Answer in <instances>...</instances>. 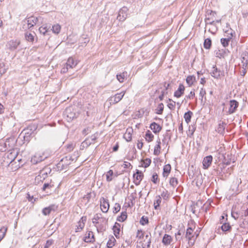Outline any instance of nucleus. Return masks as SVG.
Masks as SVG:
<instances>
[{"label": "nucleus", "instance_id": "nucleus-39", "mask_svg": "<svg viewBox=\"0 0 248 248\" xmlns=\"http://www.w3.org/2000/svg\"><path fill=\"white\" fill-rule=\"evenodd\" d=\"M113 175V171L112 170H109L106 173V179L108 182H110L112 180V176Z\"/></svg>", "mask_w": 248, "mask_h": 248}, {"label": "nucleus", "instance_id": "nucleus-64", "mask_svg": "<svg viewBox=\"0 0 248 248\" xmlns=\"http://www.w3.org/2000/svg\"><path fill=\"white\" fill-rule=\"evenodd\" d=\"M52 241L51 240H47L46 242L45 248H49V247L52 245Z\"/></svg>", "mask_w": 248, "mask_h": 248}, {"label": "nucleus", "instance_id": "nucleus-5", "mask_svg": "<svg viewBox=\"0 0 248 248\" xmlns=\"http://www.w3.org/2000/svg\"><path fill=\"white\" fill-rule=\"evenodd\" d=\"M20 44V42L18 40H11L7 43L6 46L10 51H14L17 48Z\"/></svg>", "mask_w": 248, "mask_h": 248}, {"label": "nucleus", "instance_id": "nucleus-34", "mask_svg": "<svg viewBox=\"0 0 248 248\" xmlns=\"http://www.w3.org/2000/svg\"><path fill=\"white\" fill-rule=\"evenodd\" d=\"M127 218V213L126 212H123L121 215L117 217V220L119 222H123Z\"/></svg>", "mask_w": 248, "mask_h": 248}, {"label": "nucleus", "instance_id": "nucleus-30", "mask_svg": "<svg viewBox=\"0 0 248 248\" xmlns=\"http://www.w3.org/2000/svg\"><path fill=\"white\" fill-rule=\"evenodd\" d=\"M221 224H222V226H221V228L223 232L229 231L231 230V226H230L229 223H227L224 222L223 221H222L221 222Z\"/></svg>", "mask_w": 248, "mask_h": 248}, {"label": "nucleus", "instance_id": "nucleus-6", "mask_svg": "<svg viewBox=\"0 0 248 248\" xmlns=\"http://www.w3.org/2000/svg\"><path fill=\"white\" fill-rule=\"evenodd\" d=\"M212 77L215 78L219 79L221 76H224V71L218 69L216 65H214L212 67V70L210 73Z\"/></svg>", "mask_w": 248, "mask_h": 248}, {"label": "nucleus", "instance_id": "nucleus-24", "mask_svg": "<svg viewBox=\"0 0 248 248\" xmlns=\"http://www.w3.org/2000/svg\"><path fill=\"white\" fill-rule=\"evenodd\" d=\"M50 26L48 27L46 25H44L39 28V31L41 33L45 35L50 31Z\"/></svg>", "mask_w": 248, "mask_h": 248}, {"label": "nucleus", "instance_id": "nucleus-50", "mask_svg": "<svg viewBox=\"0 0 248 248\" xmlns=\"http://www.w3.org/2000/svg\"><path fill=\"white\" fill-rule=\"evenodd\" d=\"M140 223L142 225L147 224L148 223V219L147 217H144L143 216L140 220Z\"/></svg>", "mask_w": 248, "mask_h": 248}, {"label": "nucleus", "instance_id": "nucleus-17", "mask_svg": "<svg viewBox=\"0 0 248 248\" xmlns=\"http://www.w3.org/2000/svg\"><path fill=\"white\" fill-rule=\"evenodd\" d=\"M120 225L119 223H115L113 227V231L114 235L117 238H119V235L121 232Z\"/></svg>", "mask_w": 248, "mask_h": 248}, {"label": "nucleus", "instance_id": "nucleus-23", "mask_svg": "<svg viewBox=\"0 0 248 248\" xmlns=\"http://www.w3.org/2000/svg\"><path fill=\"white\" fill-rule=\"evenodd\" d=\"M215 52L216 56L221 59L224 57L226 51L225 49H218L217 50H215Z\"/></svg>", "mask_w": 248, "mask_h": 248}, {"label": "nucleus", "instance_id": "nucleus-13", "mask_svg": "<svg viewBox=\"0 0 248 248\" xmlns=\"http://www.w3.org/2000/svg\"><path fill=\"white\" fill-rule=\"evenodd\" d=\"M26 20L28 25V29H30L36 25L38 21V19L36 17L31 16L27 18Z\"/></svg>", "mask_w": 248, "mask_h": 248}, {"label": "nucleus", "instance_id": "nucleus-59", "mask_svg": "<svg viewBox=\"0 0 248 248\" xmlns=\"http://www.w3.org/2000/svg\"><path fill=\"white\" fill-rule=\"evenodd\" d=\"M241 66H242V72L243 73L242 75L244 76L245 75V74L246 73V70L248 68V65L242 64Z\"/></svg>", "mask_w": 248, "mask_h": 248}, {"label": "nucleus", "instance_id": "nucleus-32", "mask_svg": "<svg viewBox=\"0 0 248 248\" xmlns=\"http://www.w3.org/2000/svg\"><path fill=\"white\" fill-rule=\"evenodd\" d=\"M196 78L194 76H189L186 78V82L189 86H191L195 81Z\"/></svg>", "mask_w": 248, "mask_h": 248}, {"label": "nucleus", "instance_id": "nucleus-25", "mask_svg": "<svg viewBox=\"0 0 248 248\" xmlns=\"http://www.w3.org/2000/svg\"><path fill=\"white\" fill-rule=\"evenodd\" d=\"M65 64H66V66H68L69 68H73V67H75L77 65V62H75L73 58H69L68 59Z\"/></svg>", "mask_w": 248, "mask_h": 248}, {"label": "nucleus", "instance_id": "nucleus-40", "mask_svg": "<svg viewBox=\"0 0 248 248\" xmlns=\"http://www.w3.org/2000/svg\"><path fill=\"white\" fill-rule=\"evenodd\" d=\"M230 39V38H222L220 42L224 47H226L229 45Z\"/></svg>", "mask_w": 248, "mask_h": 248}, {"label": "nucleus", "instance_id": "nucleus-22", "mask_svg": "<svg viewBox=\"0 0 248 248\" xmlns=\"http://www.w3.org/2000/svg\"><path fill=\"white\" fill-rule=\"evenodd\" d=\"M133 130L132 129H127L126 132L124 135V138L127 141H130L132 140V132Z\"/></svg>", "mask_w": 248, "mask_h": 248}, {"label": "nucleus", "instance_id": "nucleus-52", "mask_svg": "<svg viewBox=\"0 0 248 248\" xmlns=\"http://www.w3.org/2000/svg\"><path fill=\"white\" fill-rule=\"evenodd\" d=\"M50 213L51 211H50V209L48 208V207L44 208L42 210V213L45 216L48 215Z\"/></svg>", "mask_w": 248, "mask_h": 248}, {"label": "nucleus", "instance_id": "nucleus-61", "mask_svg": "<svg viewBox=\"0 0 248 248\" xmlns=\"http://www.w3.org/2000/svg\"><path fill=\"white\" fill-rule=\"evenodd\" d=\"M48 208L50 209V211L51 212L52 211H55L57 209V206L54 204L50 205L48 207Z\"/></svg>", "mask_w": 248, "mask_h": 248}, {"label": "nucleus", "instance_id": "nucleus-21", "mask_svg": "<svg viewBox=\"0 0 248 248\" xmlns=\"http://www.w3.org/2000/svg\"><path fill=\"white\" fill-rule=\"evenodd\" d=\"M193 233V230L191 227H188L186 232V237L188 240L189 242L192 240L193 237H194Z\"/></svg>", "mask_w": 248, "mask_h": 248}, {"label": "nucleus", "instance_id": "nucleus-51", "mask_svg": "<svg viewBox=\"0 0 248 248\" xmlns=\"http://www.w3.org/2000/svg\"><path fill=\"white\" fill-rule=\"evenodd\" d=\"M152 181L155 184L158 182V175L156 173H154L153 174L152 178Z\"/></svg>", "mask_w": 248, "mask_h": 248}, {"label": "nucleus", "instance_id": "nucleus-54", "mask_svg": "<svg viewBox=\"0 0 248 248\" xmlns=\"http://www.w3.org/2000/svg\"><path fill=\"white\" fill-rule=\"evenodd\" d=\"M91 132V128L89 127H87L86 128H85L82 130V134L84 135H86L88 134H89Z\"/></svg>", "mask_w": 248, "mask_h": 248}, {"label": "nucleus", "instance_id": "nucleus-11", "mask_svg": "<svg viewBox=\"0 0 248 248\" xmlns=\"http://www.w3.org/2000/svg\"><path fill=\"white\" fill-rule=\"evenodd\" d=\"M238 102L235 100H231L230 101V108L229 109V114H232L235 112L238 106Z\"/></svg>", "mask_w": 248, "mask_h": 248}, {"label": "nucleus", "instance_id": "nucleus-58", "mask_svg": "<svg viewBox=\"0 0 248 248\" xmlns=\"http://www.w3.org/2000/svg\"><path fill=\"white\" fill-rule=\"evenodd\" d=\"M206 94V91L203 88H201L200 92V96L201 97V99L202 100V98Z\"/></svg>", "mask_w": 248, "mask_h": 248}, {"label": "nucleus", "instance_id": "nucleus-4", "mask_svg": "<svg viewBox=\"0 0 248 248\" xmlns=\"http://www.w3.org/2000/svg\"><path fill=\"white\" fill-rule=\"evenodd\" d=\"M128 11L126 7H123L119 11L117 19L120 21H124L127 18Z\"/></svg>", "mask_w": 248, "mask_h": 248}, {"label": "nucleus", "instance_id": "nucleus-41", "mask_svg": "<svg viewBox=\"0 0 248 248\" xmlns=\"http://www.w3.org/2000/svg\"><path fill=\"white\" fill-rule=\"evenodd\" d=\"M25 38L28 41L32 42L34 41V36L31 33L26 32Z\"/></svg>", "mask_w": 248, "mask_h": 248}, {"label": "nucleus", "instance_id": "nucleus-37", "mask_svg": "<svg viewBox=\"0 0 248 248\" xmlns=\"http://www.w3.org/2000/svg\"><path fill=\"white\" fill-rule=\"evenodd\" d=\"M161 202V197L160 196H157L155 197V200L154 202V207L155 209H157Z\"/></svg>", "mask_w": 248, "mask_h": 248}, {"label": "nucleus", "instance_id": "nucleus-48", "mask_svg": "<svg viewBox=\"0 0 248 248\" xmlns=\"http://www.w3.org/2000/svg\"><path fill=\"white\" fill-rule=\"evenodd\" d=\"M195 96V92H194V90L193 91H191L190 93L187 95H186L185 98V100H186V99H193V98Z\"/></svg>", "mask_w": 248, "mask_h": 248}, {"label": "nucleus", "instance_id": "nucleus-16", "mask_svg": "<svg viewBox=\"0 0 248 248\" xmlns=\"http://www.w3.org/2000/svg\"><path fill=\"white\" fill-rule=\"evenodd\" d=\"M150 128L155 134L159 133L162 129L161 126L155 122H153L150 124Z\"/></svg>", "mask_w": 248, "mask_h": 248}, {"label": "nucleus", "instance_id": "nucleus-26", "mask_svg": "<svg viewBox=\"0 0 248 248\" xmlns=\"http://www.w3.org/2000/svg\"><path fill=\"white\" fill-rule=\"evenodd\" d=\"M116 241V239L112 235L109 236V239L107 244V247L108 248H112L115 245Z\"/></svg>", "mask_w": 248, "mask_h": 248}, {"label": "nucleus", "instance_id": "nucleus-20", "mask_svg": "<svg viewBox=\"0 0 248 248\" xmlns=\"http://www.w3.org/2000/svg\"><path fill=\"white\" fill-rule=\"evenodd\" d=\"M171 170V166L170 164H168L165 165L163 167V176L164 177L167 178L169 173H170Z\"/></svg>", "mask_w": 248, "mask_h": 248}, {"label": "nucleus", "instance_id": "nucleus-44", "mask_svg": "<svg viewBox=\"0 0 248 248\" xmlns=\"http://www.w3.org/2000/svg\"><path fill=\"white\" fill-rule=\"evenodd\" d=\"M68 157H65V158H63L62 159H61V161L59 162V163L58 164L59 165H61L62 167H64V165H68L70 163V162H68V163H65V161L68 160Z\"/></svg>", "mask_w": 248, "mask_h": 248}, {"label": "nucleus", "instance_id": "nucleus-3", "mask_svg": "<svg viewBox=\"0 0 248 248\" xmlns=\"http://www.w3.org/2000/svg\"><path fill=\"white\" fill-rule=\"evenodd\" d=\"M101 218H102L101 214H96L94 216V217L93 218V223L95 225V226L96 228L97 231L98 232H103L104 231H105L106 230V229L105 226H97L96 225L99 223L98 220H99V219H100Z\"/></svg>", "mask_w": 248, "mask_h": 248}, {"label": "nucleus", "instance_id": "nucleus-19", "mask_svg": "<svg viewBox=\"0 0 248 248\" xmlns=\"http://www.w3.org/2000/svg\"><path fill=\"white\" fill-rule=\"evenodd\" d=\"M84 241L87 243L93 242L95 241V239L93 232H89L88 235L84 237Z\"/></svg>", "mask_w": 248, "mask_h": 248}, {"label": "nucleus", "instance_id": "nucleus-33", "mask_svg": "<svg viewBox=\"0 0 248 248\" xmlns=\"http://www.w3.org/2000/svg\"><path fill=\"white\" fill-rule=\"evenodd\" d=\"M127 76V72H123L122 73H120V74H117L116 76L117 79L118 80L122 83L124 81V78Z\"/></svg>", "mask_w": 248, "mask_h": 248}, {"label": "nucleus", "instance_id": "nucleus-36", "mask_svg": "<svg viewBox=\"0 0 248 248\" xmlns=\"http://www.w3.org/2000/svg\"><path fill=\"white\" fill-rule=\"evenodd\" d=\"M61 29V26L59 24H57L52 26V30L53 33L58 34L60 32Z\"/></svg>", "mask_w": 248, "mask_h": 248}, {"label": "nucleus", "instance_id": "nucleus-46", "mask_svg": "<svg viewBox=\"0 0 248 248\" xmlns=\"http://www.w3.org/2000/svg\"><path fill=\"white\" fill-rule=\"evenodd\" d=\"M6 72L5 64L3 62L0 61V74L2 75Z\"/></svg>", "mask_w": 248, "mask_h": 248}, {"label": "nucleus", "instance_id": "nucleus-56", "mask_svg": "<svg viewBox=\"0 0 248 248\" xmlns=\"http://www.w3.org/2000/svg\"><path fill=\"white\" fill-rule=\"evenodd\" d=\"M241 63L244 65H248V59L245 57H242L241 59Z\"/></svg>", "mask_w": 248, "mask_h": 248}, {"label": "nucleus", "instance_id": "nucleus-9", "mask_svg": "<svg viewBox=\"0 0 248 248\" xmlns=\"http://www.w3.org/2000/svg\"><path fill=\"white\" fill-rule=\"evenodd\" d=\"M47 157L44 153H38L35 154L31 159V161L35 163H37L45 160Z\"/></svg>", "mask_w": 248, "mask_h": 248}, {"label": "nucleus", "instance_id": "nucleus-57", "mask_svg": "<svg viewBox=\"0 0 248 248\" xmlns=\"http://www.w3.org/2000/svg\"><path fill=\"white\" fill-rule=\"evenodd\" d=\"M90 198H91V193H88L83 198V200H85L87 202H88L89 201Z\"/></svg>", "mask_w": 248, "mask_h": 248}, {"label": "nucleus", "instance_id": "nucleus-29", "mask_svg": "<svg viewBox=\"0 0 248 248\" xmlns=\"http://www.w3.org/2000/svg\"><path fill=\"white\" fill-rule=\"evenodd\" d=\"M192 115V112L190 110L188 111L187 112L185 113L184 117L186 122L187 124H188L191 121V119Z\"/></svg>", "mask_w": 248, "mask_h": 248}, {"label": "nucleus", "instance_id": "nucleus-62", "mask_svg": "<svg viewBox=\"0 0 248 248\" xmlns=\"http://www.w3.org/2000/svg\"><path fill=\"white\" fill-rule=\"evenodd\" d=\"M44 171V170H41L40 171V174L36 177V178L38 179L39 177L41 178V175H42L44 176L43 179H45V177L47 175V173H45Z\"/></svg>", "mask_w": 248, "mask_h": 248}, {"label": "nucleus", "instance_id": "nucleus-53", "mask_svg": "<svg viewBox=\"0 0 248 248\" xmlns=\"http://www.w3.org/2000/svg\"><path fill=\"white\" fill-rule=\"evenodd\" d=\"M52 187V186L49 183H45L43 186V190L45 191L47 189H49Z\"/></svg>", "mask_w": 248, "mask_h": 248}, {"label": "nucleus", "instance_id": "nucleus-55", "mask_svg": "<svg viewBox=\"0 0 248 248\" xmlns=\"http://www.w3.org/2000/svg\"><path fill=\"white\" fill-rule=\"evenodd\" d=\"M66 151L67 152H71L74 149V145L73 144H69L66 146Z\"/></svg>", "mask_w": 248, "mask_h": 248}, {"label": "nucleus", "instance_id": "nucleus-31", "mask_svg": "<svg viewBox=\"0 0 248 248\" xmlns=\"http://www.w3.org/2000/svg\"><path fill=\"white\" fill-rule=\"evenodd\" d=\"M154 137V135L150 131L148 130L146 132L145 135V139L148 142L152 141L153 140Z\"/></svg>", "mask_w": 248, "mask_h": 248}, {"label": "nucleus", "instance_id": "nucleus-7", "mask_svg": "<svg viewBox=\"0 0 248 248\" xmlns=\"http://www.w3.org/2000/svg\"><path fill=\"white\" fill-rule=\"evenodd\" d=\"M125 94V92L116 93L115 95L111 96L109 98L110 104H116L121 100Z\"/></svg>", "mask_w": 248, "mask_h": 248}, {"label": "nucleus", "instance_id": "nucleus-27", "mask_svg": "<svg viewBox=\"0 0 248 248\" xmlns=\"http://www.w3.org/2000/svg\"><path fill=\"white\" fill-rule=\"evenodd\" d=\"M156 142L157 144L155 147L154 151V154L155 155H158L160 153V149H161V147H160L161 142H160V139H158L156 141Z\"/></svg>", "mask_w": 248, "mask_h": 248}, {"label": "nucleus", "instance_id": "nucleus-42", "mask_svg": "<svg viewBox=\"0 0 248 248\" xmlns=\"http://www.w3.org/2000/svg\"><path fill=\"white\" fill-rule=\"evenodd\" d=\"M164 109V105L163 103H160L158 106L157 109H156V113L157 114H161L163 113Z\"/></svg>", "mask_w": 248, "mask_h": 248}, {"label": "nucleus", "instance_id": "nucleus-38", "mask_svg": "<svg viewBox=\"0 0 248 248\" xmlns=\"http://www.w3.org/2000/svg\"><path fill=\"white\" fill-rule=\"evenodd\" d=\"M169 183L170 185L173 187H175L178 184L177 179L175 177L170 178Z\"/></svg>", "mask_w": 248, "mask_h": 248}, {"label": "nucleus", "instance_id": "nucleus-14", "mask_svg": "<svg viewBox=\"0 0 248 248\" xmlns=\"http://www.w3.org/2000/svg\"><path fill=\"white\" fill-rule=\"evenodd\" d=\"M185 87L182 84H180L178 89L174 92V96L177 98L180 97L184 93Z\"/></svg>", "mask_w": 248, "mask_h": 248}, {"label": "nucleus", "instance_id": "nucleus-8", "mask_svg": "<svg viewBox=\"0 0 248 248\" xmlns=\"http://www.w3.org/2000/svg\"><path fill=\"white\" fill-rule=\"evenodd\" d=\"M143 178V174L142 172L138 170H136V173L133 174L134 183L136 186H138L140 184L141 181Z\"/></svg>", "mask_w": 248, "mask_h": 248}, {"label": "nucleus", "instance_id": "nucleus-18", "mask_svg": "<svg viewBox=\"0 0 248 248\" xmlns=\"http://www.w3.org/2000/svg\"><path fill=\"white\" fill-rule=\"evenodd\" d=\"M172 240V239L170 235L165 234L162 239V243L164 245L168 246L171 243Z\"/></svg>", "mask_w": 248, "mask_h": 248}, {"label": "nucleus", "instance_id": "nucleus-47", "mask_svg": "<svg viewBox=\"0 0 248 248\" xmlns=\"http://www.w3.org/2000/svg\"><path fill=\"white\" fill-rule=\"evenodd\" d=\"M143 166L144 168H147L151 163V160L150 158H146L143 160Z\"/></svg>", "mask_w": 248, "mask_h": 248}, {"label": "nucleus", "instance_id": "nucleus-10", "mask_svg": "<svg viewBox=\"0 0 248 248\" xmlns=\"http://www.w3.org/2000/svg\"><path fill=\"white\" fill-rule=\"evenodd\" d=\"M109 204L108 200L101 198L100 199V208L104 213H107L109 209Z\"/></svg>", "mask_w": 248, "mask_h": 248}, {"label": "nucleus", "instance_id": "nucleus-43", "mask_svg": "<svg viewBox=\"0 0 248 248\" xmlns=\"http://www.w3.org/2000/svg\"><path fill=\"white\" fill-rule=\"evenodd\" d=\"M242 211L244 212L243 214L245 217L248 216V203L244 204L242 207Z\"/></svg>", "mask_w": 248, "mask_h": 248}, {"label": "nucleus", "instance_id": "nucleus-12", "mask_svg": "<svg viewBox=\"0 0 248 248\" xmlns=\"http://www.w3.org/2000/svg\"><path fill=\"white\" fill-rule=\"evenodd\" d=\"M215 15H216L215 12L209 11V12L207 13L208 16L205 18V22L210 25L214 24V20H213V16L214 17Z\"/></svg>", "mask_w": 248, "mask_h": 248}, {"label": "nucleus", "instance_id": "nucleus-63", "mask_svg": "<svg viewBox=\"0 0 248 248\" xmlns=\"http://www.w3.org/2000/svg\"><path fill=\"white\" fill-rule=\"evenodd\" d=\"M68 69L69 67L68 66H66V64H65L61 70V72L63 73H65L68 71Z\"/></svg>", "mask_w": 248, "mask_h": 248}, {"label": "nucleus", "instance_id": "nucleus-60", "mask_svg": "<svg viewBox=\"0 0 248 248\" xmlns=\"http://www.w3.org/2000/svg\"><path fill=\"white\" fill-rule=\"evenodd\" d=\"M161 197L164 199H166V198H168L169 194L167 191H164L161 193Z\"/></svg>", "mask_w": 248, "mask_h": 248}, {"label": "nucleus", "instance_id": "nucleus-35", "mask_svg": "<svg viewBox=\"0 0 248 248\" xmlns=\"http://www.w3.org/2000/svg\"><path fill=\"white\" fill-rule=\"evenodd\" d=\"M212 45V41L210 38H207L204 40L203 46L205 49H209Z\"/></svg>", "mask_w": 248, "mask_h": 248}, {"label": "nucleus", "instance_id": "nucleus-1", "mask_svg": "<svg viewBox=\"0 0 248 248\" xmlns=\"http://www.w3.org/2000/svg\"><path fill=\"white\" fill-rule=\"evenodd\" d=\"M15 145V140L13 138H10L6 139L4 142H1L0 143V151L1 152H5L7 150L11 151L14 149Z\"/></svg>", "mask_w": 248, "mask_h": 248}, {"label": "nucleus", "instance_id": "nucleus-28", "mask_svg": "<svg viewBox=\"0 0 248 248\" xmlns=\"http://www.w3.org/2000/svg\"><path fill=\"white\" fill-rule=\"evenodd\" d=\"M8 152H9V153L7 155V157L11 160V162H12L16 158L17 153L15 149H13L11 151H8Z\"/></svg>", "mask_w": 248, "mask_h": 248}, {"label": "nucleus", "instance_id": "nucleus-2", "mask_svg": "<svg viewBox=\"0 0 248 248\" xmlns=\"http://www.w3.org/2000/svg\"><path fill=\"white\" fill-rule=\"evenodd\" d=\"M64 115L67 118V121H72L77 117L78 114L75 111L73 107H69L65 109Z\"/></svg>", "mask_w": 248, "mask_h": 248}, {"label": "nucleus", "instance_id": "nucleus-45", "mask_svg": "<svg viewBox=\"0 0 248 248\" xmlns=\"http://www.w3.org/2000/svg\"><path fill=\"white\" fill-rule=\"evenodd\" d=\"M121 209V205L119 203H116L113 208V212L115 214L118 213Z\"/></svg>", "mask_w": 248, "mask_h": 248}, {"label": "nucleus", "instance_id": "nucleus-49", "mask_svg": "<svg viewBox=\"0 0 248 248\" xmlns=\"http://www.w3.org/2000/svg\"><path fill=\"white\" fill-rule=\"evenodd\" d=\"M169 101L172 102L168 103V107L170 109L173 110L174 109L175 107V102L172 101V100L170 99H169Z\"/></svg>", "mask_w": 248, "mask_h": 248}, {"label": "nucleus", "instance_id": "nucleus-15", "mask_svg": "<svg viewBox=\"0 0 248 248\" xmlns=\"http://www.w3.org/2000/svg\"><path fill=\"white\" fill-rule=\"evenodd\" d=\"M213 160L212 156L210 155L205 157L202 161L204 169H207L211 164Z\"/></svg>", "mask_w": 248, "mask_h": 248}]
</instances>
